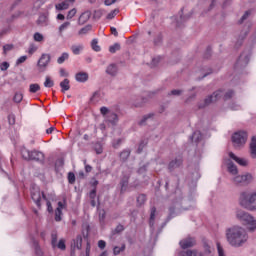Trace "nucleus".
Segmentation results:
<instances>
[{
    "mask_svg": "<svg viewBox=\"0 0 256 256\" xmlns=\"http://www.w3.org/2000/svg\"><path fill=\"white\" fill-rule=\"evenodd\" d=\"M226 240L231 245V247H243L247 240L249 239V235L247 234V230L245 228L235 225L226 229L225 231Z\"/></svg>",
    "mask_w": 256,
    "mask_h": 256,
    "instance_id": "nucleus-1",
    "label": "nucleus"
},
{
    "mask_svg": "<svg viewBox=\"0 0 256 256\" xmlns=\"http://www.w3.org/2000/svg\"><path fill=\"white\" fill-rule=\"evenodd\" d=\"M236 218L241 221L244 225H248V231L256 230V220L249 213L244 210L238 209L236 210Z\"/></svg>",
    "mask_w": 256,
    "mask_h": 256,
    "instance_id": "nucleus-2",
    "label": "nucleus"
},
{
    "mask_svg": "<svg viewBox=\"0 0 256 256\" xmlns=\"http://www.w3.org/2000/svg\"><path fill=\"white\" fill-rule=\"evenodd\" d=\"M223 97V90L219 89L213 92L211 95L206 96L203 100L198 102V109H207L209 105H213V103H217L219 99Z\"/></svg>",
    "mask_w": 256,
    "mask_h": 256,
    "instance_id": "nucleus-3",
    "label": "nucleus"
},
{
    "mask_svg": "<svg viewBox=\"0 0 256 256\" xmlns=\"http://www.w3.org/2000/svg\"><path fill=\"white\" fill-rule=\"evenodd\" d=\"M21 155L25 161H37L38 163H43L45 161V154L41 151H29L27 148H22Z\"/></svg>",
    "mask_w": 256,
    "mask_h": 256,
    "instance_id": "nucleus-4",
    "label": "nucleus"
},
{
    "mask_svg": "<svg viewBox=\"0 0 256 256\" xmlns=\"http://www.w3.org/2000/svg\"><path fill=\"white\" fill-rule=\"evenodd\" d=\"M240 205L248 211H256V192L254 193H243L240 197Z\"/></svg>",
    "mask_w": 256,
    "mask_h": 256,
    "instance_id": "nucleus-5",
    "label": "nucleus"
},
{
    "mask_svg": "<svg viewBox=\"0 0 256 256\" xmlns=\"http://www.w3.org/2000/svg\"><path fill=\"white\" fill-rule=\"evenodd\" d=\"M247 132L246 131H238L232 135V143L235 149H241V147L245 146L247 143Z\"/></svg>",
    "mask_w": 256,
    "mask_h": 256,
    "instance_id": "nucleus-6",
    "label": "nucleus"
},
{
    "mask_svg": "<svg viewBox=\"0 0 256 256\" xmlns=\"http://www.w3.org/2000/svg\"><path fill=\"white\" fill-rule=\"evenodd\" d=\"M232 181L235 185H249V183H253V175L251 173L238 175Z\"/></svg>",
    "mask_w": 256,
    "mask_h": 256,
    "instance_id": "nucleus-7",
    "label": "nucleus"
},
{
    "mask_svg": "<svg viewBox=\"0 0 256 256\" xmlns=\"http://www.w3.org/2000/svg\"><path fill=\"white\" fill-rule=\"evenodd\" d=\"M251 59L250 52H243L236 62V67L239 69H243V67H247L249 65V61Z\"/></svg>",
    "mask_w": 256,
    "mask_h": 256,
    "instance_id": "nucleus-8",
    "label": "nucleus"
},
{
    "mask_svg": "<svg viewBox=\"0 0 256 256\" xmlns=\"http://www.w3.org/2000/svg\"><path fill=\"white\" fill-rule=\"evenodd\" d=\"M31 197L37 207L41 209V189H39V186L31 187Z\"/></svg>",
    "mask_w": 256,
    "mask_h": 256,
    "instance_id": "nucleus-9",
    "label": "nucleus"
},
{
    "mask_svg": "<svg viewBox=\"0 0 256 256\" xmlns=\"http://www.w3.org/2000/svg\"><path fill=\"white\" fill-rule=\"evenodd\" d=\"M105 123H108V125H112V127H115L117 123H119V116L115 112H110L105 118Z\"/></svg>",
    "mask_w": 256,
    "mask_h": 256,
    "instance_id": "nucleus-10",
    "label": "nucleus"
},
{
    "mask_svg": "<svg viewBox=\"0 0 256 256\" xmlns=\"http://www.w3.org/2000/svg\"><path fill=\"white\" fill-rule=\"evenodd\" d=\"M51 61V55L49 54H42L40 59L38 60V67H40V71H45L47 65Z\"/></svg>",
    "mask_w": 256,
    "mask_h": 256,
    "instance_id": "nucleus-11",
    "label": "nucleus"
},
{
    "mask_svg": "<svg viewBox=\"0 0 256 256\" xmlns=\"http://www.w3.org/2000/svg\"><path fill=\"white\" fill-rule=\"evenodd\" d=\"M197 241L194 237H188L180 241V247L182 249H189L190 247H195Z\"/></svg>",
    "mask_w": 256,
    "mask_h": 256,
    "instance_id": "nucleus-12",
    "label": "nucleus"
},
{
    "mask_svg": "<svg viewBox=\"0 0 256 256\" xmlns=\"http://www.w3.org/2000/svg\"><path fill=\"white\" fill-rule=\"evenodd\" d=\"M202 245H203L204 253H200L199 256L211 255L213 253V247L211 246V242H209V240L203 239Z\"/></svg>",
    "mask_w": 256,
    "mask_h": 256,
    "instance_id": "nucleus-13",
    "label": "nucleus"
},
{
    "mask_svg": "<svg viewBox=\"0 0 256 256\" xmlns=\"http://www.w3.org/2000/svg\"><path fill=\"white\" fill-rule=\"evenodd\" d=\"M191 14L183 15V9L179 12L178 17L176 18V26L182 27L183 23L189 21Z\"/></svg>",
    "mask_w": 256,
    "mask_h": 256,
    "instance_id": "nucleus-14",
    "label": "nucleus"
},
{
    "mask_svg": "<svg viewBox=\"0 0 256 256\" xmlns=\"http://www.w3.org/2000/svg\"><path fill=\"white\" fill-rule=\"evenodd\" d=\"M229 158L233 159V161L238 163V165H241V167H247L249 165V160L245 158H239L233 152L229 153Z\"/></svg>",
    "mask_w": 256,
    "mask_h": 256,
    "instance_id": "nucleus-15",
    "label": "nucleus"
},
{
    "mask_svg": "<svg viewBox=\"0 0 256 256\" xmlns=\"http://www.w3.org/2000/svg\"><path fill=\"white\" fill-rule=\"evenodd\" d=\"M106 73L107 75H110V77H117V73H119V67L115 63L109 64L106 68Z\"/></svg>",
    "mask_w": 256,
    "mask_h": 256,
    "instance_id": "nucleus-16",
    "label": "nucleus"
},
{
    "mask_svg": "<svg viewBox=\"0 0 256 256\" xmlns=\"http://www.w3.org/2000/svg\"><path fill=\"white\" fill-rule=\"evenodd\" d=\"M182 165H183V159L181 157H179V158L172 160L169 163L168 169H169V171H175V169H179V167H181Z\"/></svg>",
    "mask_w": 256,
    "mask_h": 256,
    "instance_id": "nucleus-17",
    "label": "nucleus"
},
{
    "mask_svg": "<svg viewBox=\"0 0 256 256\" xmlns=\"http://www.w3.org/2000/svg\"><path fill=\"white\" fill-rule=\"evenodd\" d=\"M248 35H249V31H244V32L240 33V35L235 43V49L241 48V46L243 45V41H245V39L247 38Z\"/></svg>",
    "mask_w": 256,
    "mask_h": 256,
    "instance_id": "nucleus-18",
    "label": "nucleus"
},
{
    "mask_svg": "<svg viewBox=\"0 0 256 256\" xmlns=\"http://www.w3.org/2000/svg\"><path fill=\"white\" fill-rule=\"evenodd\" d=\"M89 19H91V11L87 10L80 15L78 25H85Z\"/></svg>",
    "mask_w": 256,
    "mask_h": 256,
    "instance_id": "nucleus-19",
    "label": "nucleus"
},
{
    "mask_svg": "<svg viewBox=\"0 0 256 256\" xmlns=\"http://www.w3.org/2000/svg\"><path fill=\"white\" fill-rule=\"evenodd\" d=\"M75 79L78 83H85V81L89 80V74H87V72H78L75 75Z\"/></svg>",
    "mask_w": 256,
    "mask_h": 256,
    "instance_id": "nucleus-20",
    "label": "nucleus"
},
{
    "mask_svg": "<svg viewBox=\"0 0 256 256\" xmlns=\"http://www.w3.org/2000/svg\"><path fill=\"white\" fill-rule=\"evenodd\" d=\"M250 155L252 159H256V136H252L251 138Z\"/></svg>",
    "mask_w": 256,
    "mask_h": 256,
    "instance_id": "nucleus-21",
    "label": "nucleus"
},
{
    "mask_svg": "<svg viewBox=\"0 0 256 256\" xmlns=\"http://www.w3.org/2000/svg\"><path fill=\"white\" fill-rule=\"evenodd\" d=\"M153 117H155V113H149L144 115L142 119L138 122V125H140L141 127L147 125V121H149V119H153Z\"/></svg>",
    "mask_w": 256,
    "mask_h": 256,
    "instance_id": "nucleus-22",
    "label": "nucleus"
},
{
    "mask_svg": "<svg viewBox=\"0 0 256 256\" xmlns=\"http://www.w3.org/2000/svg\"><path fill=\"white\" fill-rule=\"evenodd\" d=\"M130 156H131V151L129 149L123 150L119 154L120 161H122V163L127 162V159H129Z\"/></svg>",
    "mask_w": 256,
    "mask_h": 256,
    "instance_id": "nucleus-23",
    "label": "nucleus"
},
{
    "mask_svg": "<svg viewBox=\"0 0 256 256\" xmlns=\"http://www.w3.org/2000/svg\"><path fill=\"white\" fill-rule=\"evenodd\" d=\"M203 140V134H201V131H195L191 136V141L194 143H199Z\"/></svg>",
    "mask_w": 256,
    "mask_h": 256,
    "instance_id": "nucleus-24",
    "label": "nucleus"
},
{
    "mask_svg": "<svg viewBox=\"0 0 256 256\" xmlns=\"http://www.w3.org/2000/svg\"><path fill=\"white\" fill-rule=\"evenodd\" d=\"M183 93H184V91L181 89H173L167 93V97H181V95H183Z\"/></svg>",
    "mask_w": 256,
    "mask_h": 256,
    "instance_id": "nucleus-25",
    "label": "nucleus"
},
{
    "mask_svg": "<svg viewBox=\"0 0 256 256\" xmlns=\"http://www.w3.org/2000/svg\"><path fill=\"white\" fill-rule=\"evenodd\" d=\"M153 44L155 45V47H159L161 45H163V35L161 33H158L154 40H153Z\"/></svg>",
    "mask_w": 256,
    "mask_h": 256,
    "instance_id": "nucleus-26",
    "label": "nucleus"
},
{
    "mask_svg": "<svg viewBox=\"0 0 256 256\" xmlns=\"http://www.w3.org/2000/svg\"><path fill=\"white\" fill-rule=\"evenodd\" d=\"M60 87L62 89V93H65V91H69L71 89V86L69 85V79H64L62 82H60Z\"/></svg>",
    "mask_w": 256,
    "mask_h": 256,
    "instance_id": "nucleus-27",
    "label": "nucleus"
},
{
    "mask_svg": "<svg viewBox=\"0 0 256 256\" xmlns=\"http://www.w3.org/2000/svg\"><path fill=\"white\" fill-rule=\"evenodd\" d=\"M121 185V193L127 189V185H129V176H123V178L120 181Z\"/></svg>",
    "mask_w": 256,
    "mask_h": 256,
    "instance_id": "nucleus-28",
    "label": "nucleus"
},
{
    "mask_svg": "<svg viewBox=\"0 0 256 256\" xmlns=\"http://www.w3.org/2000/svg\"><path fill=\"white\" fill-rule=\"evenodd\" d=\"M228 171L232 175H237V173H239V170H237V166L233 162L228 163Z\"/></svg>",
    "mask_w": 256,
    "mask_h": 256,
    "instance_id": "nucleus-29",
    "label": "nucleus"
},
{
    "mask_svg": "<svg viewBox=\"0 0 256 256\" xmlns=\"http://www.w3.org/2000/svg\"><path fill=\"white\" fill-rule=\"evenodd\" d=\"M179 256H197V250H183L179 252Z\"/></svg>",
    "mask_w": 256,
    "mask_h": 256,
    "instance_id": "nucleus-30",
    "label": "nucleus"
},
{
    "mask_svg": "<svg viewBox=\"0 0 256 256\" xmlns=\"http://www.w3.org/2000/svg\"><path fill=\"white\" fill-rule=\"evenodd\" d=\"M56 9L58 11H64L65 9H69V2L66 0L62 3L56 4Z\"/></svg>",
    "mask_w": 256,
    "mask_h": 256,
    "instance_id": "nucleus-31",
    "label": "nucleus"
},
{
    "mask_svg": "<svg viewBox=\"0 0 256 256\" xmlns=\"http://www.w3.org/2000/svg\"><path fill=\"white\" fill-rule=\"evenodd\" d=\"M91 29H93V26L91 24H88L79 30L78 35H87L89 31H91Z\"/></svg>",
    "mask_w": 256,
    "mask_h": 256,
    "instance_id": "nucleus-32",
    "label": "nucleus"
},
{
    "mask_svg": "<svg viewBox=\"0 0 256 256\" xmlns=\"http://www.w3.org/2000/svg\"><path fill=\"white\" fill-rule=\"evenodd\" d=\"M50 123L49 120H43L41 122H39L38 124V129L39 131H45V129H47V127H49Z\"/></svg>",
    "mask_w": 256,
    "mask_h": 256,
    "instance_id": "nucleus-33",
    "label": "nucleus"
},
{
    "mask_svg": "<svg viewBox=\"0 0 256 256\" xmlns=\"http://www.w3.org/2000/svg\"><path fill=\"white\" fill-rule=\"evenodd\" d=\"M71 51L74 55H79L83 51V45H73L71 46Z\"/></svg>",
    "mask_w": 256,
    "mask_h": 256,
    "instance_id": "nucleus-34",
    "label": "nucleus"
},
{
    "mask_svg": "<svg viewBox=\"0 0 256 256\" xmlns=\"http://www.w3.org/2000/svg\"><path fill=\"white\" fill-rule=\"evenodd\" d=\"M147 201V196L145 194H140L137 197V205L141 207V205H145V202Z\"/></svg>",
    "mask_w": 256,
    "mask_h": 256,
    "instance_id": "nucleus-35",
    "label": "nucleus"
},
{
    "mask_svg": "<svg viewBox=\"0 0 256 256\" xmlns=\"http://www.w3.org/2000/svg\"><path fill=\"white\" fill-rule=\"evenodd\" d=\"M37 25H41L42 27L44 25H47V16L45 14H41L37 20Z\"/></svg>",
    "mask_w": 256,
    "mask_h": 256,
    "instance_id": "nucleus-36",
    "label": "nucleus"
},
{
    "mask_svg": "<svg viewBox=\"0 0 256 256\" xmlns=\"http://www.w3.org/2000/svg\"><path fill=\"white\" fill-rule=\"evenodd\" d=\"M67 59H69V53L64 52L62 53V55L57 59V63L59 65H62V63H65V61H67Z\"/></svg>",
    "mask_w": 256,
    "mask_h": 256,
    "instance_id": "nucleus-37",
    "label": "nucleus"
},
{
    "mask_svg": "<svg viewBox=\"0 0 256 256\" xmlns=\"http://www.w3.org/2000/svg\"><path fill=\"white\" fill-rule=\"evenodd\" d=\"M99 99H101V92L96 91L93 93L92 97L90 98L91 103H98Z\"/></svg>",
    "mask_w": 256,
    "mask_h": 256,
    "instance_id": "nucleus-38",
    "label": "nucleus"
},
{
    "mask_svg": "<svg viewBox=\"0 0 256 256\" xmlns=\"http://www.w3.org/2000/svg\"><path fill=\"white\" fill-rule=\"evenodd\" d=\"M91 47H92L93 51H96V52L101 51V46L99 45V41L97 39L92 40Z\"/></svg>",
    "mask_w": 256,
    "mask_h": 256,
    "instance_id": "nucleus-39",
    "label": "nucleus"
},
{
    "mask_svg": "<svg viewBox=\"0 0 256 256\" xmlns=\"http://www.w3.org/2000/svg\"><path fill=\"white\" fill-rule=\"evenodd\" d=\"M125 231V226L122 224H118L114 230H112V235H117L119 233H123Z\"/></svg>",
    "mask_w": 256,
    "mask_h": 256,
    "instance_id": "nucleus-40",
    "label": "nucleus"
},
{
    "mask_svg": "<svg viewBox=\"0 0 256 256\" xmlns=\"http://www.w3.org/2000/svg\"><path fill=\"white\" fill-rule=\"evenodd\" d=\"M42 199L46 202L47 210L49 213H53V206L51 205V201L47 200V196H45V193L42 192Z\"/></svg>",
    "mask_w": 256,
    "mask_h": 256,
    "instance_id": "nucleus-41",
    "label": "nucleus"
},
{
    "mask_svg": "<svg viewBox=\"0 0 256 256\" xmlns=\"http://www.w3.org/2000/svg\"><path fill=\"white\" fill-rule=\"evenodd\" d=\"M155 213H157V208L152 207L150 213V225L153 226L155 224Z\"/></svg>",
    "mask_w": 256,
    "mask_h": 256,
    "instance_id": "nucleus-42",
    "label": "nucleus"
},
{
    "mask_svg": "<svg viewBox=\"0 0 256 256\" xmlns=\"http://www.w3.org/2000/svg\"><path fill=\"white\" fill-rule=\"evenodd\" d=\"M235 95V91L233 90H228L223 97L224 101H229V99H233V96Z\"/></svg>",
    "mask_w": 256,
    "mask_h": 256,
    "instance_id": "nucleus-43",
    "label": "nucleus"
},
{
    "mask_svg": "<svg viewBox=\"0 0 256 256\" xmlns=\"http://www.w3.org/2000/svg\"><path fill=\"white\" fill-rule=\"evenodd\" d=\"M14 103H21L23 101V94L20 92H16L13 97Z\"/></svg>",
    "mask_w": 256,
    "mask_h": 256,
    "instance_id": "nucleus-44",
    "label": "nucleus"
},
{
    "mask_svg": "<svg viewBox=\"0 0 256 256\" xmlns=\"http://www.w3.org/2000/svg\"><path fill=\"white\" fill-rule=\"evenodd\" d=\"M176 216H177V212H175V208L173 206H171L169 208V214L167 217V221H171V219H173V217H176Z\"/></svg>",
    "mask_w": 256,
    "mask_h": 256,
    "instance_id": "nucleus-45",
    "label": "nucleus"
},
{
    "mask_svg": "<svg viewBox=\"0 0 256 256\" xmlns=\"http://www.w3.org/2000/svg\"><path fill=\"white\" fill-rule=\"evenodd\" d=\"M121 50V44L115 43L114 45L109 47L110 53H117V51Z\"/></svg>",
    "mask_w": 256,
    "mask_h": 256,
    "instance_id": "nucleus-46",
    "label": "nucleus"
},
{
    "mask_svg": "<svg viewBox=\"0 0 256 256\" xmlns=\"http://www.w3.org/2000/svg\"><path fill=\"white\" fill-rule=\"evenodd\" d=\"M123 251H125V244H122L121 247L115 246L113 248L114 255H119L120 253H123Z\"/></svg>",
    "mask_w": 256,
    "mask_h": 256,
    "instance_id": "nucleus-47",
    "label": "nucleus"
},
{
    "mask_svg": "<svg viewBox=\"0 0 256 256\" xmlns=\"http://www.w3.org/2000/svg\"><path fill=\"white\" fill-rule=\"evenodd\" d=\"M29 91L30 93H37V91H41V86L39 84H30Z\"/></svg>",
    "mask_w": 256,
    "mask_h": 256,
    "instance_id": "nucleus-48",
    "label": "nucleus"
},
{
    "mask_svg": "<svg viewBox=\"0 0 256 256\" xmlns=\"http://www.w3.org/2000/svg\"><path fill=\"white\" fill-rule=\"evenodd\" d=\"M53 85H55V82L51 80V77L47 76L44 82V87L51 88Z\"/></svg>",
    "mask_w": 256,
    "mask_h": 256,
    "instance_id": "nucleus-49",
    "label": "nucleus"
},
{
    "mask_svg": "<svg viewBox=\"0 0 256 256\" xmlns=\"http://www.w3.org/2000/svg\"><path fill=\"white\" fill-rule=\"evenodd\" d=\"M110 112H112V111L105 106L100 108V113H101V115H103L104 118L107 117L110 114Z\"/></svg>",
    "mask_w": 256,
    "mask_h": 256,
    "instance_id": "nucleus-50",
    "label": "nucleus"
},
{
    "mask_svg": "<svg viewBox=\"0 0 256 256\" xmlns=\"http://www.w3.org/2000/svg\"><path fill=\"white\" fill-rule=\"evenodd\" d=\"M51 239L52 247H57V232H52Z\"/></svg>",
    "mask_w": 256,
    "mask_h": 256,
    "instance_id": "nucleus-51",
    "label": "nucleus"
},
{
    "mask_svg": "<svg viewBox=\"0 0 256 256\" xmlns=\"http://www.w3.org/2000/svg\"><path fill=\"white\" fill-rule=\"evenodd\" d=\"M94 151H96L97 155H101V153H103V146H101V143H96L94 145Z\"/></svg>",
    "mask_w": 256,
    "mask_h": 256,
    "instance_id": "nucleus-52",
    "label": "nucleus"
},
{
    "mask_svg": "<svg viewBox=\"0 0 256 256\" xmlns=\"http://www.w3.org/2000/svg\"><path fill=\"white\" fill-rule=\"evenodd\" d=\"M61 215H63V211L61 208H57L55 210V221H61Z\"/></svg>",
    "mask_w": 256,
    "mask_h": 256,
    "instance_id": "nucleus-53",
    "label": "nucleus"
},
{
    "mask_svg": "<svg viewBox=\"0 0 256 256\" xmlns=\"http://www.w3.org/2000/svg\"><path fill=\"white\" fill-rule=\"evenodd\" d=\"M68 182L70 183V185L75 184V173L73 172L68 173Z\"/></svg>",
    "mask_w": 256,
    "mask_h": 256,
    "instance_id": "nucleus-54",
    "label": "nucleus"
},
{
    "mask_svg": "<svg viewBox=\"0 0 256 256\" xmlns=\"http://www.w3.org/2000/svg\"><path fill=\"white\" fill-rule=\"evenodd\" d=\"M147 101H148L147 98L143 97V98H141L140 102L136 101L134 103V105H135V107H143V105H145V103H147Z\"/></svg>",
    "mask_w": 256,
    "mask_h": 256,
    "instance_id": "nucleus-55",
    "label": "nucleus"
},
{
    "mask_svg": "<svg viewBox=\"0 0 256 256\" xmlns=\"http://www.w3.org/2000/svg\"><path fill=\"white\" fill-rule=\"evenodd\" d=\"M161 62V57L153 58L151 61V67H157Z\"/></svg>",
    "mask_w": 256,
    "mask_h": 256,
    "instance_id": "nucleus-56",
    "label": "nucleus"
},
{
    "mask_svg": "<svg viewBox=\"0 0 256 256\" xmlns=\"http://www.w3.org/2000/svg\"><path fill=\"white\" fill-rule=\"evenodd\" d=\"M77 15V9L73 8L70 10L66 16V19H73V16Z\"/></svg>",
    "mask_w": 256,
    "mask_h": 256,
    "instance_id": "nucleus-57",
    "label": "nucleus"
},
{
    "mask_svg": "<svg viewBox=\"0 0 256 256\" xmlns=\"http://www.w3.org/2000/svg\"><path fill=\"white\" fill-rule=\"evenodd\" d=\"M97 197V189L96 188H92V190L89 192V198L91 200L96 199Z\"/></svg>",
    "mask_w": 256,
    "mask_h": 256,
    "instance_id": "nucleus-58",
    "label": "nucleus"
},
{
    "mask_svg": "<svg viewBox=\"0 0 256 256\" xmlns=\"http://www.w3.org/2000/svg\"><path fill=\"white\" fill-rule=\"evenodd\" d=\"M217 251L219 256H225V252L223 250V247L221 246V243L217 242Z\"/></svg>",
    "mask_w": 256,
    "mask_h": 256,
    "instance_id": "nucleus-59",
    "label": "nucleus"
},
{
    "mask_svg": "<svg viewBox=\"0 0 256 256\" xmlns=\"http://www.w3.org/2000/svg\"><path fill=\"white\" fill-rule=\"evenodd\" d=\"M117 13H119V9H114L107 15V19H113Z\"/></svg>",
    "mask_w": 256,
    "mask_h": 256,
    "instance_id": "nucleus-60",
    "label": "nucleus"
},
{
    "mask_svg": "<svg viewBox=\"0 0 256 256\" xmlns=\"http://www.w3.org/2000/svg\"><path fill=\"white\" fill-rule=\"evenodd\" d=\"M57 247H58V249H61L62 251H65V249H66L65 240L61 239L59 241V243L57 244Z\"/></svg>",
    "mask_w": 256,
    "mask_h": 256,
    "instance_id": "nucleus-61",
    "label": "nucleus"
},
{
    "mask_svg": "<svg viewBox=\"0 0 256 256\" xmlns=\"http://www.w3.org/2000/svg\"><path fill=\"white\" fill-rule=\"evenodd\" d=\"M34 41H37V42L43 41V36H42V34L36 32V33L34 34Z\"/></svg>",
    "mask_w": 256,
    "mask_h": 256,
    "instance_id": "nucleus-62",
    "label": "nucleus"
},
{
    "mask_svg": "<svg viewBox=\"0 0 256 256\" xmlns=\"http://www.w3.org/2000/svg\"><path fill=\"white\" fill-rule=\"evenodd\" d=\"M249 15H251V12L250 11H246L244 13V15L241 17V19L239 20V23H243V21L247 20V18L249 17Z\"/></svg>",
    "mask_w": 256,
    "mask_h": 256,
    "instance_id": "nucleus-63",
    "label": "nucleus"
},
{
    "mask_svg": "<svg viewBox=\"0 0 256 256\" xmlns=\"http://www.w3.org/2000/svg\"><path fill=\"white\" fill-rule=\"evenodd\" d=\"M13 49V44H6L3 46L4 53H7Z\"/></svg>",
    "mask_w": 256,
    "mask_h": 256,
    "instance_id": "nucleus-64",
    "label": "nucleus"
}]
</instances>
